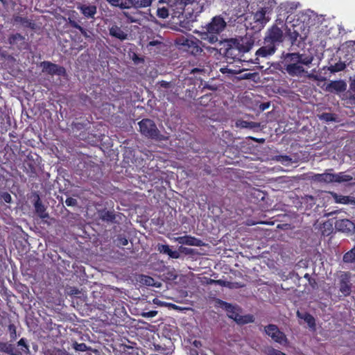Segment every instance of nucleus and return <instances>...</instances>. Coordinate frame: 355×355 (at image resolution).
Wrapping results in <instances>:
<instances>
[{"mask_svg": "<svg viewBox=\"0 0 355 355\" xmlns=\"http://www.w3.org/2000/svg\"><path fill=\"white\" fill-rule=\"evenodd\" d=\"M284 66L286 73L292 77H302L304 76L309 79L320 80L318 75L308 73L303 65L309 66L313 60V56L300 53H287L283 54Z\"/></svg>", "mask_w": 355, "mask_h": 355, "instance_id": "obj_1", "label": "nucleus"}, {"mask_svg": "<svg viewBox=\"0 0 355 355\" xmlns=\"http://www.w3.org/2000/svg\"><path fill=\"white\" fill-rule=\"evenodd\" d=\"M277 6L275 0H252L251 14L255 25L254 28L261 30L271 19V15Z\"/></svg>", "mask_w": 355, "mask_h": 355, "instance_id": "obj_2", "label": "nucleus"}, {"mask_svg": "<svg viewBox=\"0 0 355 355\" xmlns=\"http://www.w3.org/2000/svg\"><path fill=\"white\" fill-rule=\"evenodd\" d=\"M254 42L248 39H231L224 44V49L220 48V53L224 54L227 59L241 60L245 53L248 52L252 47Z\"/></svg>", "mask_w": 355, "mask_h": 355, "instance_id": "obj_3", "label": "nucleus"}, {"mask_svg": "<svg viewBox=\"0 0 355 355\" xmlns=\"http://www.w3.org/2000/svg\"><path fill=\"white\" fill-rule=\"evenodd\" d=\"M226 26V23L223 17H214L211 21L207 26L206 30L202 36V39L207 40L211 44H214L218 40V35Z\"/></svg>", "mask_w": 355, "mask_h": 355, "instance_id": "obj_4", "label": "nucleus"}, {"mask_svg": "<svg viewBox=\"0 0 355 355\" xmlns=\"http://www.w3.org/2000/svg\"><path fill=\"white\" fill-rule=\"evenodd\" d=\"M175 44L180 49L193 55H198L202 51V47L207 48L202 44V42L191 35L189 37H180L175 40Z\"/></svg>", "mask_w": 355, "mask_h": 355, "instance_id": "obj_5", "label": "nucleus"}, {"mask_svg": "<svg viewBox=\"0 0 355 355\" xmlns=\"http://www.w3.org/2000/svg\"><path fill=\"white\" fill-rule=\"evenodd\" d=\"M139 132L144 137L155 141H164L166 137L160 133L155 123L150 119H144L138 123Z\"/></svg>", "mask_w": 355, "mask_h": 355, "instance_id": "obj_6", "label": "nucleus"}, {"mask_svg": "<svg viewBox=\"0 0 355 355\" xmlns=\"http://www.w3.org/2000/svg\"><path fill=\"white\" fill-rule=\"evenodd\" d=\"M218 304L220 305V307H222L227 311V314L229 318L233 319L238 323L244 324L252 322V316H248V318H250V320H243V317L240 315L239 313L237 312L236 308L232 304L225 301H223L221 300H218Z\"/></svg>", "mask_w": 355, "mask_h": 355, "instance_id": "obj_7", "label": "nucleus"}, {"mask_svg": "<svg viewBox=\"0 0 355 355\" xmlns=\"http://www.w3.org/2000/svg\"><path fill=\"white\" fill-rule=\"evenodd\" d=\"M265 332L277 343L286 345L288 343L286 334L283 331H281L276 324H270L266 326Z\"/></svg>", "mask_w": 355, "mask_h": 355, "instance_id": "obj_8", "label": "nucleus"}, {"mask_svg": "<svg viewBox=\"0 0 355 355\" xmlns=\"http://www.w3.org/2000/svg\"><path fill=\"white\" fill-rule=\"evenodd\" d=\"M264 40L274 45L276 48L284 41V33L282 30L276 25H273L268 29Z\"/></svg>", "mask_w": 355, "mask_h": 355, "instance_id": "obj_9", "label": "nucleus"}, {"mask_svg": "<svg viewBox=\"0 0 355 355\" xmlns=\"http://www.w3.org/2000/svg\"><path fill=\"white\" fill-rule=\"evenodd\" d=\"M42 67V72L50 76H60L65 77L67 76L66 69L60 65L53 63L50 61H43L40 64Z\"/></svg>", "mask_w": 355, "mask_h": 355, "instance_id": "obj_10", "label": "nucleus"}, {"mask_svg": "<svg viewBox=\"0 0 355 355\" xmlns=\"http://www.w3.org/2000/svg\"><path fill=\"white\" fill-rule=\"evenodd\" d=\"M97 0H92L88 3H80L78 6V9L80 10L81 13L87 18H93L96 13Z\"/></svg>", "mask_w": 355, "mask_h": 355, "instance_id": "obj_11", "label": "nucleus"}, {"mask_svg": "<svg viewBox=\"0 0 355 355\" xmlns=\"http://www.w3.org/2000/svg\"><path fill=\"white\" fill-rule=\"evenodd\" d=\"M276 50L277 48L274 45H272L269 42L268 43L264 40L263 46L257 51L256 55L257 57L253 62L254 64H259L258 57L266 58L268 56L272 55L275 53Z\"/></svg>", "mask_w": 355, "mask_h": 355, "instance_id": "obj_12", "label": "nucleus"}, {"mask_svg": "<svg viewBox=\"0 0 355 355\" xmlns=\"http://www.w3.org/2000/svg\"><path fill=\"white\" fill-rule=\"evenodd\" d=\"M335 228L339 232L352 234L355 231V225L349 219H339L335 222Z\"/></svg>", "mask_w": 355, "mask_h": 355, "instance_id": "obj_13", "label": "nucleus"}, {"mask_svg": "<svg viewBox=\"0 0 355 355\" xmlns=\"http://www.w3.org/2000/svg\"><path fill=\"white\" fill-rule=\"evenodd\" d=\"M347 84L343 80H332L331 81L325 88V90L330 93H341L346 90Z\"/></svg>", "mask_w": 355, "mask_h": 355, "instance_id": "obj_14", "label": "nucleus"}, {"mask_svg": "<svg viewBox=\"0 0 355 355\" xmlns=\"http://www.w3.org/2000/svg\"><path fill=\"white\" fill-rule=\"evenodd\" d=\"M340 291L343 296H349L352 292V284L350 283V276L347 273L342 275L340 280Z\"/></svg>", "mask_w": 355, "mask_h": 355, "instance_id": "obj_15", "label": "nucleus"}, {"mask_svg": "<svg viewBox=\"0 0 355 355\" xmlns=\"http://www.w3.org/2000/svg\"><path fill=\"white\" fill-rule=\"evenodd\" d=\"M175 241L182 245H191V246H197L200 247L203 245V242L202 240L196 238L195 236L191 235H185L182 236H178L175 239Z\"/></svg>", "mask_w": 355, "mask_h": 355, "instance_id": "obj_16", "label": "nucleus"}, {"mask_svg": "<svg viewBox=\"0 0 355 355\" xmlns=\"http://www.w3.org/2000/svg\"><path fill=\"white\" fill-rule=\"evenodd\" d=\"M109 34L111 37L119 39L121 41L125 40L128 38V34L116 24L112 25L109 28Z\"/></svg>", "mask_w": 355, "mask_h": 355, "instance_id": "obj_17", "label": "nucleus"}, {"mask_svg": "<svg viewBox=\"0 0 355 355\" xmlns=\"http://www.w3.org/2000/svg\"><path fill=\"white\" fill-rule=\"evenodd\" d=\"M8 43L12 46H16L19 49H21L25 44V37L20 33H17L9 36Z\"/></svg>", "mask_w": 355, "mask_h": 355, "instance_id": "obj_18", "label": "nucleus"}, {"mask_svg": "<svg viewBox=\"0 0 355 355\" xmlns=\"http://www.w3.org/2000/svg\"><path fill=\"white\" fill-rule=\"evenodd\" d=\"M313 180L315 182L320 183H333L334 182V173H323L315 174L313 176Z\"/></svg>", "mask_w": 355, "mask_h": 355, "instance_id": "obj_19", "label": "nucleus"}, {"mask_svg": "<svg viewBox=\"0 0 355 355\" xmlns=\"http://www.w3.org/2000/svg\"><path fill=\"white\" fill-rule=\"evenodd\" d=\"M0 352H4L10 355H21V352L16 349L15 347L10 343L0 341Z\"/></svg>", "mask_w": 355, "mask_h": 355, "instance_id": "obj_20", "label": "nucleus"}, {"mask_svg": "<svg viewBox=\"0 0 355 355\" xmlns=\"http://www.w3.org/2000/svg\"><path fill=\"white\" fill-rule=\"evenodd\" d=\"M99 216L102 220L107 223H116V216L114 211L103 209L99 211Z\"/></svg>", "mask_w": 355, "mask_h": 355, "instance_id": "obj_21", "label": "nucleus"}, {"mask_svg": "<svg viewBox=\"0 0 355 355\" xmlns=\"http://www.w3.org/2000/svg\"><path fill=\"white\" fill-rule=\"evenodd\" d=\"M347 94V103L355 107V75L353 78H350L349 89Z\"/></svg>", "mask_w": 355, "mask_h": 355, "instance_id": "obj_22", "label": "nucleus"}, {"mask_svg": "<svg viewBox=\"0 0 355 355\" xmlns=\"http://www.w3.org/2000/svg\"><path fill=\"white\" fill-rule=\"evenodd\" d=\"M297 316L299 318L303 319L309 325L310 328L315 329V320L314 317L311 315L309 313H302L299 311H297Z\"/></svg>", "mask_w": 355, "mask_h": 355, "instance_id": "obj_23", "label": "nucleus"}, {"mask_svg": "<svg viewBox=\"0 0 355 355\" xmlns=\"http://www.w3.org/2000/svg\"><path fill=\"white\" fill-rule=\"evenodd\" d=\"M34 207L36 213L40 216V218H44L48 216V214H45L46 208L42 204L40 197L37 196V200L34 203Z\"/></svg>", "mask_w": 355, "mask_h": 355, "instance_id": "obj_24", "label": "nucleus"}, {"mask_svg": "<svg viewBox=\"0 0 355 355\" xmlns=\"http://www.w3.org/2000/svg\"><path fill=\"white\" fill-rule=\"evenodd\" d=\"M129 8L134 7L135 8H146L151 5L153 0H128Z\"/></svg>", "mask_w": 355, "mask_h": 355, "instance_id": "obj_25", "label": "nucleus"}, {"mask_svg": "<svg viewBox=\"0 0 355 355\" xmlns=\"http://www.w3.org/2000/svg\"><path fill=\"white\" fill-rule=\"evenodd\" d=\"M352 180V177L349 175H346L343 172L338 173H334V182H347Z\"/></svg>", "mask_w": 355, "mask_h": 355, "instance_id": "obj_26", "label": "nucleus"}, {"mask_svg": "<svg viewBox=\"0 0 355 355\" xmlns=\"http://www.w3.org/2000/svg\"><path fill=\"white\" fill-rule=\"evenodd\" d=\"M112 6L119 7L121 9H129L128 0H106Z\"/></svg>", "mask_w": 355, "mask_h": 355, "instance_id": "obj_27", "label": "nucleus"}, {"mask_svg": "<svg viewBox=\"0 0 355 355\" xmlns=\"http://www.w3.org/2000/svg\"><path fill=\"white\" fill-rule=\"evenodd\" d=\"M236 125L237 127H239L241 128H250V129L257 128L259 126V124L256 122L247 121H244V120H237V121L236 122Z\"/></svg>", "mask_w": 355, "mask_h": 355, "instance_id": "obj_28", "label": "nucleus"}, {"mask_svg": "<svg viewBox=\"0 0 355 355\" xmlns=\"http://www.w3.org/2000/svg\"><path fill=\"white\" fill-rule=\"evenodd\" d=\"M343 260L345 263H355V246L344 254Z\"/></svg>", "mask_w": 355, "mask_h": 355, "instance_id": "obj_29", "label": "nucleus"}, {"mask_svg": "<svg viewBox=\"0 0 355 355\" xmlns=\"http://www.w3.org/2000/svg\"><path fill=\"white\" fill-rule=\"evenodd\" d=\"M331 196L336 203L349 205L350 196H343L336 193H331Z\"/></svg>", "mask_w": 355, "mask_h": 355, "instance_id": "obj_30", "label": "nucleus"}, {"mask_svg": "<svg viewBox=\"0 0 355 355\" xmlns=\"http://www.w3.org/2000/svg\"><path fill=\"white\" fill-rule=\"evenodd\" d=\"M346 67V64L345 62H343L341 61H339L338 62L336 63L335 64L331 65L328 67V70L331 73H336L341 71H343Z\"/></svg>", "mask_w": 355, "mask_h": 355, "instance_id": "obj_31", "label": "nucleus"}, {"mask_svg": "<svg viewBox=\"0 0 355 355\" xmlns=\"http://www.w3.org/2000/svg\"><path fill=\"white\" fill-rule=\"evenodd\" d=\"M24 171L30 177H33L36 174V168L35 164L33 162H28L24 164Z\"/></svg>", "mask_w": 355, "mask_h": 355, "instance_id": "obj_32", "label": "nucleus"}, {"mask_svg": "<svg viewBox=\"0 0 355 355\" xmlns=\"http://www.w3.org/2000/svg\"><path fill=\"white\" fill-rule=\"evenodd\" d=\"M213 99L212 94H206L199 98V104L202 106H208Z\"/></svg>", "mask_w": 355, "mask_h": 355, "instance_id": "obj_33", "label": "nucleus"}, {"mask_svg": "<svg viewBox=\"0 0 355 355\" xmlns=\"http://www.w3.org/2000/svg\"><path fill=\"white\" fill-rule=\"evenodd\" d=\"M17 347H19L17 349L21 352V354L23 353H27L29 351V347L26 343V340L24 338H21L17 342Z\"/></svg>", "mask_w": 355, "mask_h": 355, "instance_id": "obj_34", "label": "nucleus"}, {"mask_svg": "<svg viewBox=\"0 0 355 355\" xmlns=\"http://www.w3.org/2000/svg\"><path fill=\"white\" fill-rule=\"evenodd\" d=\"M288 37L291 44L295 45L298 42V37H300V35L295 30H294L293 32H291V30H289V33H288Z\"/></svg>", "mask_w": 355, "mask_h": 355, "instance_id": "obj_35", "label": "nucleus"}, {"mask_svg": "<svg viewBox=\"0 0 355 355\" xmlns=\"http://www.w3.org/2000/svg\"><path fill=\"white\" fill-rule=\"evenodd\" d=\"M115 241L118 247L125 246L128 244V240L124 234H119Z\"/></svg>", "mask_w": 355, "mask_h": 355, "instance_id": "obj_36", "label": "nucleus"}, {"mask_svg": "<svg viewBox=\"0 0 355 355\" xmlns=\"http://www.w3.org/2000/svg\"><path fill=\"white\" fill-rule=\"evenodd\" d=\"M73 348L76 351L78 352H86L90 349V347H87L85 343H78L77 342H74L73 343Z\"/></svg>", "mask_w": 355, "mask_h": 355, "instance_id": "obj_37", "label": "nucleus"}, {"mask_svg": "<svg viewBox=\"0 0 355 355\" xmlns=\"http://www.w3.org/2000/svg\"><path fill=\"white\" fill-rule=\"evenodd\" d=\"M168 10L166 7L158 8L157 10V15L162 19H166L168 17Z\"/></svg>", "mask_w": 355, "mask_h": 355, "instance_id": "obj_38", "label": "nucleus"}, {"mask_svg": "<svg viewBox=\"0 0 355 355\" xmlns=\"http://www.w3.org/2000/svg\"><path fill=\"white\" fill-rule=\"evenodd\" d=\"M0 198L3 202L10 203L12 202L10 194L6 191L0 193Z\"/></svg>", "mask_w": 355, "mask_h": 355, "instance_id": "obj_39", "label": "nucleus"}, {"mask_svg": "<svg viewBox=\"0 0 355 355\" xmlns=\"http://www.w3.org/2000/svg\"><path fill=\"white\" fill-rule=\"evenodd\" d=\"M8 331L10 333V338L12 340H14L17 338V331L16 327L14 324H10L8 325Z\"/></svg>", "mask_w": 355, "mask_h": 355, "instance_id": "obj_40", "label": "nucleus"}, {"mask_svg": "<svg viewBox=\"0 0 355 355\" xmlns=\"http://www.w3.org/2000/svg\"><path fill=\"white\" fill-rule=\"evenodd\" d=\"M220 71L223 74L229 73V74L233 75V74H236L238 73L236 70L228 68L227 66L220 68Z\"/></svg>", "mask_w": 355, "mask_h": 355, "instance_id": "obj_41", "label": "nucleus"}, {"mask_svg": "<svg viewBox=\"0 0 355 355\" xmlns=\"http://www.w3.org/2000/svg\"><path fill=\"white\" fill-rule=\"evenodd\" d=\"M77 200L71 197H69L65 200V204L69 207H74L77 205Z\"/></svg>", "mask_w": 355, "mask_h": 355, "instance_id": "obj_42", "label": "nucleus"}, {"mask_svg": "<svg viewBox=\"0 0 355 355\" xmlns=\"http://www.w3.org/2000/svg\"><path fill=\"white\" fill-rule=\"evenodd\" d=\"M170 250H171V248H169V246L168 245H160L158 246V250L161 253H164L167 255L168 254Z\"/></svg>", "mask_w": 355, "mask_h": 355, "instance_id": "obj_43", "label": "nucleus"}, {"mask_svg": "<svg viewBox=\"0 0 355 355\" xmlns=\"http://www.w3.org/2000/svg\"><path fill=\"white\" fill-rule=\"evenodd\" d=\"M198 3L200 4L202 8L205 6H209L212 3H214V0H196Z\"/></svg>", "mask_w": 355, "mask_h": 355, "instance_id": "obj_44", "label": "nucleus"}, {"mask_svg": "<svg viewBox=\"0 0 355 355\" xmlns=\"http://www.w3.org/2000/svg\"><path fill=\"white\" fill-rule=\"evenodd\" d=\"M269 355H286L285 353L282 352L280 350L275 349L274 348H271L268 350Z\"/></svg>", "mask_w": 355, "mask_h": 355, "instance_id": "obj_45", "label": "nucleus"}, {"mask_svg": "<svg viewBox=\"0 0 355 355\" xmlns=\"http://www.w3.org/2000/svg\"><path fill=\"white\" fill-rule=\"evenodd\" d=\"M158 85H159V86L161 87H163L165 89H168L171 87L172 83H171V82H168L166 80H161L158 83Z\"/></svg>", "mask_w": 355, "mask_h": 355, "instance_id": "obj_46", "label": "nucleus"}, {"mask_svg": "<svg viewBox=\"0 0 355 355\" xmlns=\"http://www.w3.org/2000/svg\"><path fill=\"white\" fill-rule=\"evenodd\" d=\"M168 255L169 256V257L173 258V259H178L180 256L179 252L176 251V250L173 251L171 249L170 250Z\"/></svg>", "mask_w": 355, "mask_h": 355, "instance_id": "obj_47", "label": "nucleus"}, {"mask_svg": "<svg viewBox=\"0 0 355 355\" xmlns=\"http://www.w3.org/2000/svg\"><path fill=\"white\" fill-rule=\"evenodd\" d=\"M321 119H324L327 121H333L332 114L330 113H323L321 116Z\"/></svg>", "mask_w": 355, "mask_h": 355, "instance_id": "obj_48", "label": "nucleus"}, {"mask_svg": "<svg viewBox=\"0 0 355 355\" xmlns=\"http://www.w3.org/2000/svg\"><path fill=\"white\" fill-rule=\"evenodd\" d=\"M186 96L189 98H195L196 94H194V91H191L190 89L186 90Z\"/></svg>", "mask_w": 355, "mask_h": 355, "instance_id": "obj_49", "label": "nucleus"}, {"mask_svg": "<svg viewBox=\"0 0 355 355\" xmlns=\"http://www.w3.org/2000/svg\"><path fill=\"white\" fill-rule=\"evenodd\" d=\"M191 345L197 349H200L202 345L201 341L198 340H194Z\"/></svg>", "mask_w": 355, "mask_h": 355, "instance_id": "obj_50", "label": "nucleus"}, {"mask_svg": "<svg viewBox=\"0 0 355 355\" xmlns=\"http://www.w3.org/2000/svg\"><path fill=\"white\" fill-rule=\"evenodd\" d=\"M69 24L71 27L75 28L76 29L80 28V26L74 20H69Z\"/></svg>", "mask_w": 355, "mask_h": 355, "instance_id": "obj_51", "label": "nucleus"}, {"mask_svg": "<svg viewBox=\"0 0 355 355\" xmlns=\"http://www.w3.org/2000/svg\"><path fill=\"white\" fill-rule=\"evenodd\" d=\"M348 46L354 47L355 46V41H348L346 42Z\"/></svg>", "mask_w": 355, "mask_h": 355, "instance_id": "obj_52", "label": "nucleus"}, {"mask_svg": "<svg viewBox=\"0 0 355 355\" xmlns=\"http://www.w3.org/2000/svg\"><path fill=\"white\" fill-rule=\"evenodd\" d=\"M78 30H79L83 35H85V36L87 35V32H86L85 29L83 27H82L81 26H80V28H78Z\"/></svg>", "mask_w": 355, "mask_h": 355, "instance_id": "obj_53", "label": "nucleus"}, {"mask_svg": "<svg viewBox=\"0 0 355 355\" xmlns=\"http://www.w3.org/2000/svg\"><path fill=\"white\" fill-rule=\"evenodd\" d=\"M78 30H79L83 35H85V36L87 35V32H86L85 29L83 27H82L81 26H80V28H78Z\"/></svg>", "mask_w": 355, "mask_h": 355, "instance_id": "obj_54", "label": "nucleus"}, {"mask_svg": "<svg viewBox=\"0 0 355 355\" xmlns=\"http://www.w3.org/2000/svg\"><path fill=\"white\" fill-rule=\"evenodd\" d=\"M78 30H79L83 35H85V36L87 35V32H86L85 29L83 27H82L81 26H80V28H78Z\"/></svg>", "mask_w": 355, "mask_h": 355, "instance_id": "obj_55", "label": "nucleus"}, {"mask_svg": "<svg viewBox=\"0 0 355 355\" xmlns=\"http://www.w3.org/2000/svg\"><path fill=\"white\" fill-rule=\"evenodd\" d=\"M190 355H199L198 352L196 349H190Z\"/></svg>", "mask_w": 355, "mask_h": 355, "instance_id": "obj_56", "label": "nucleus"}, {"mask_svg": "<svg viewBox=\"0 0 355 355\" xmlns=\"http://www.w3.org/2000/svg\"><path fill=\"white\" fill-rule=\"evenodd\" d=\"M349 204L355 205V198L350 196Z\"/></svg>", "mask_w": 355, "mask_h": 355, "instance_id": "obj_57", "label": "nucleus"}, {"mask_svg": "<svg viewBox=\"0 0 355 355\" xmlns=\"http://www.w3.org/2000/svg\"><path fill=\"white\" fill-rule=\"evenodd\" d=\"M216 282L220 286H225V282H224L221 279L217 280V281H216Z\"/></svg>", "mask_w": 355, "mask_h": 355, "instance_id": "obj_58", "label": "nucleus"}, {"mask_svg": "<svg viewBox=\"0 0 355 355\" xmlns=\"http://www.w3.org/2000/svg\"><path fill=\"white\" fill-rule=\"evenodd\" d=\"M201 71V70H200V69H199L198 68H194V69H191V73H194L198 72V71Z\"/></svg>", "mask_w": 355, "mask_h": 355, "instance_id": "obj_59", "label": "nucleus"}, {"mask_svg": "<svg viewBox=\"0 0 355 355\" xmlns=\"http://www.w3.org/2000/svg\"><path fill=\"white\" fill-rule=\"evenodd\" d=\"M147 278H148V279L146 280V284H150V282L153 281V279L151 277H148Z\"/></svg>", "mask_w": 355, "mask_h": 355, "instance_id": "obj_60", "label": "nucleus"}, {"mask_svg": "<svg viewBox=\"0 0 355 355\" xmlns=\"http://www.w3.org/2000/svg\"><path fill=\"white\" fill-rule=\"evenodd\" d=\"M284 159L286 161H290L291 158L288 156L286 155L284 157Z\"/></svg>", "mask_w": 355, "mask_h": 355, "instance_id": "obj_61", "label": "nucleus"}, {"mask_svg": "<svg viewBox=\"0 0 355 355\" xmlns=\"http://www.w3.org/2000/svg\"><path fill=\"white\" fill-rule=\"evenodd\" d=\"M251 76H252V75H251L250 73L245 74V78H249L250 77H251Z\"/></svg>", "mask_w": 355, "mask_h": 355, "instance_id": "obj_62", "label": "nucleus"}, {"mask_svg": "<svg viewBox=\"0 0 355 355\" xmlns=\"http://www.w3.org/2000/svg\"><path fill=\"white\" fill-rule=\"evenodd\" d=\"M156 312H151L150 316H154L155 315Z\"/></svg>", "mask_w": 355, "mask_h": 355, "instance_id": "obj_63", "label": "nucleus"}, {"mask_svg": "<svg viewBox=\"0 0 355 355\" xmlns=\"http://www.w3.org/2000/svg\"><path fill=\"white\" fill-rule=\"evenodd\" d=\"M57 352H58V354H64L61 350H58Z\"/></svg>", "mask_w": 355, "mask_h": 355, "instance_id": "obj_64", "label": "nucleus"}]
</instances>
